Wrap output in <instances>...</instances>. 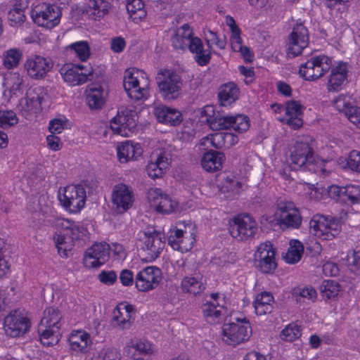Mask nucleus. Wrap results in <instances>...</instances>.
I'll use <instances>...</instances> for the list:
<instances>
[{"mask_svg":"<svg viewBox=\"0 0 360 360\" xmlns=\"http://www.w3.org/2000/svg\"><path fill=\"white\" fill-rule=\"evenodd\" d=\"M62 314L53 307L46 308L38 326L41 342L47 347L56 345L60 338V329L62 326Z\"/></svg>","mask_w":360,"mask_h":360,"instance_id":"1","label":"nucleus"},{"mask_svg":"<svg viewBox=\"0 0 360 360\" xmlns=\"http://www.w3.org/2000/svg\"><path fill=\"white\" fill-rule=\"evenodd\" d=\"M289 160L294 169H300L314 173H323L325 171L323 161L315 158L308 143L297 142L290 152Z\"/></svg>","mask_w":360,"mask_h":360,"instance_id":"2","label":"nucleus"},{"mask_svg":"<svg viewBox=\"0 0 360 360\" xmlns=\"http://www.w3.org/2000/svg\"><path fill=\"white\" fill-rule=\"evenodd\" d=\"M214 112L212 106H206L202 111V115H207L206 119L210 128L214 131L233 129L238 133L246 131L250 127V120L248 117L243 115H219L212 117L208 112Z\"/></svg>","mask_w":360,"mask_h":360,"instance_id":"3","label":"nucleus"},{"mask_svg":"<svg viewBox=\"0 0 360 360\" xmlns=\"http://www.w3.org/2000/svg\"><path fill=\"white\" fill-rule=\"evenodd\" d=\"M124 88L128 96L136 101L148 96L149 81L146 74L139 70L128 69L124 72Z\"/></svg>","mask_w":360,"mask_h":360,"instance_id":"4","label":"nucleus"},{"mask_svg":"<svg viewBox=\"0 0 360 360\" xmlns=\"http://www.w3.org/2000/svg\"><path fill=\"white\" fill-rule=\"evenodd\" d=\"M161 96L166 101L176 100L181 95L183 82L181 77L171 70H160L156 77Z\"/></svg>","mask_w":360,"mask_h":360,"instance_id":"5","label":"nucleus"},{"mask_svg":"<svg viewBox=\"0 0 360 360\" xmlns=\"http://www.w3.org/2000/svg\"><path fill=\"white\" fill-rule=\"evenodd\" d=\"M340 230V221L333 216L316 214L309 221L311 233L322 240H332Z\"/></svg>","mask_w":360,"mask_h":360,"instance_id":"6","label":"nucleus"},{"mask_svg":"<svg viewBox=\"0 0 360 360\" xmlns=\"http://www.w3.org/2000/svg\"><path fill=\"white\" fill-rule=\"evenodd\" d=\"M236 322L224 324L222 339L230 345H237L248 340L252 333L249 321L245 317L236 318Z\"/></svg>","mask_w":360,"mask_h":360,"instance_id":"7","label":"nucleus"},{"mask_svg":"<svg viewBox=\"0 0 360 360\" xmlns=\"http://www.w3.org/2000/svg\"><path fill=\"white\" fill-rule=\"evenodd\" d=\"M179 226L168 232V243L174 250L186 252L193 248L195 241L194 225L179 224Z\"/></svg>","mask_w":360,"mask_h":360,"instance_id":"8","label":"nucleus"},{"mask_svg":"<svg viewBox=\"0 0 360 360\" xmlns=\"http://www.w3.org/2000/svg\"><path fill=\"white\" fill-rule=\"evenodd\" d=\"M332 67V59L325 55L311 57L300 67L299 73L305 80L315 81Z\"/></svg>","mask_w":360,"mask_h":360,"instance_id":"9","label":"nucleus"},{"mask_svg":"<svg viewBox=\"0 0 360 360\" xmlns=\"http://www.w3.org/2000/svg\"><path fill=\"white\" fill-rule=\"evenodd\" d=\"M257 221L249 214H240L233 219L229 227L230 234L238 241L247 240L256 234Z\"/></svg>","mask_w":360,"mask_h":360,"instance_id":"10","label":"nucleus"},{"mask_svg":"<svg viewBox=\"0 0 360 360\" xmlns=\"http://www.w3.org/2000/svg\"><path fill=\"white\" fill-rule=\"evenodd\" d=\"M61 205L70 212H79L85 205L86 191L82 185H69L59 194Z\"/></svg>","mask_w":360,"mask_h":360,"instance_id":"11","label":"nucleus"},{"mask_svg":"<svg viewBox=\"0 0 360 360\" xmlns=\"http://www.w3.org/2000/svg\"><path fill=\"white\" fill-rule=\"evenodd\" d=\"M275 216L278 224L283 230L298 229L302 224L300 212L291 202L279 204Z\"/></svg>","mask_w":360,"mask_h":360,"instance_id":"12","label":"nucleus"},{"mask_svg":"<svg viewBox=\"0 0 360 360\" xmlns=\"http://www.w3.org/2000/svg\"><path fill=\"white\" fill-rule=\"evenodd\" d=\"M137 124V115L128 108L120 109L110 122V127L115 134L129 136Z\"/></svg>","mask_w":360,"mask_h":360,"instance_id":"13","label":"nucleus"},{"mask_svg":"<svg viewBox=\"0 0 360 360\" xmlns=\"http://www.w3.org/2000/svg\"><path fill=\"white\" fill-rule=\"evenodd\" d=\"M161 233L156 231H144L141 246V252L144 257L142 259L146 262H153L160 255L165 247V241Z\"/></svg>","mask_w":360,"mask_h":360,"instance_id":"14","label":"nucleus"},{"mask_svg":"<svg viewBox=\"0 0 360 360\" xmlns=\"http://www.w3.org/2000/svg\"><path fill=\"white\" fill-rule=\"evenodd\" d=\"M60 11L53 5L43 4L38 5L32 11V18L39 26L51 29L58 24Z\"/></svg>","mask_w":360,"mask_h":360,"instance_id":"15","label":"nucleus"},{"mask_svg":"<svg viewBox=\"0 0 360 360\" xmlns=\"http://www.w3.org/2000/svg\"><path fill=\"white\" fill-rule=\"evenodd\" d=\"M60 74L64 82L71 86L80 85L94 79L92 68H85L82 65L67 64L60 68Z\"/></svg>","mask_w":360,"mask_h":360,"instance_id":"16","label":"nucleus"},{"mask_svg":"<svg viewBox=\"0 0 360 360\" xmlns=\"http://www.w3.org/2000/svg\"><path fill=\"white\" fill-rule=\"evenodd\" d=\"M162 281L160 268L149 266L143 268L135 276V286L140 292H148L158 287Z\"/></svg>","mask_w":360,"mask_h":360,"instance_id":"17","label":"nucleus"},{"mask_svg":"<svg viewBox=\"0 0 360 360\" xmlns=\"http://www.w3.org/2000/svg\"><path fill=\"white\" fill-rule=\"evenodd\" d=\"M257 269L264 274H271L276 268L275 250L270 242L261 243L255 253Z\"/></svg>","mask_w":360,"mask_h":360,"instance_id":"18","label":"nucleus"},{"mask_svg":"<svg viewBox=\"0 0 360 360\" xmlns=\"http://www.w3.org/2000/svg\"><path fill=\"white\" fill-rule=\"evenodd\" d=\"M30 327V320L18 309L11 311L4 319L6 334L16 338L25 334Z\"/></svg>","mask_w":360,"mask_h":360,"instance_id":"19","label":"nucleus"},{"mask_svg":"<svg viewBox=\"0 0 360 360\" xmlns=\"http://www.w3.org/2000/svg\"><path fill=\"white\" fill-rule=\"evenodd\" d=\"M53 66L51 59L41 56H31L24 63V68L27 75L36 80L45 78L53 68Z\"/></svg>","mask_w":360,"mask_h":360,"instance_id":"20","label":"nucleus"},{"mask_svg":"<svg viewBox=\"0 0 360 360\" xmlns=\"http://www.w3.org/2000/svg\"><path fill=\"white\" fill-rule=\"evenodd\" d=\"M110 246L103 243H96L88 248L84 257L86 267L98 268L107 262L110 257Z\"/></svg>","mask_w":360,"mask_h":360,"instance_id":"21","label":"nucleus"},{"mask_svg":"<svg viewBox=\"0 0 360 360\" xmlns=\"http://www.w3.org/2000/svg\"><path fill=\"white\" fill-rule=\"evenodd\" d=\"M288 56L295 58L300 55L309 44V33L302 24L296 25L289 35Z\"/></svg>","mask_w":360,"mask_h":360,"instance_id":"22","label":"nucleus"},{"mask_svg":"<svg viewBox=\"0 0 360 360\" xmlns=\"http://www.w3.org/2000/svg\"><path fill=\"white\" fill-rule=\"evenodd\" d=\"M112 202L118 213H123L130 209L134 202L131 188L124 184L115 185L112 192Z\"/></svg>","mask_w":360,"mask_h":360,"instance_id":"23","label":"nucleus"},{"mask_svg":"<svg viewBox=\"0 0 360 360\" xmlns=\"http://www.w3.org/2000/svg\"><path fill=\"white\" fill-rule=\"evenodd\" d=\"M148 198L151 205L155 207L156 210L160 213L170 214L176 210L178 205L177 202L168 195L163 194L160 188H150L148 191Z\"/></svg>","mask_w":360,"mask_h":360,"instance_id":"24","label":"nucleus"},{"mask_svg":"<svg viewBox=\"0 0 360 360\" xmlns=\"http://www.w3.org/2000/svg\"><path fill=\"white\" fill-rule=\"evenodd\" d=\"M302 109L303 107L299 101H288L285 106H278V110L284 111L285 114L283 118L279 120L289 125L293 129H297L303 124V121L301 118Z\"/></svg>","mask_w":360,"mask_h":360,"instance_id":"25","label":"nucleus"},{"mask_svg":"<svg viewBox=\"0 0 360 360\" xmlns=\"http://www.w3.org/2000/svg\"><path fill=\"white\" fill-rule=\"evenodd\" d=\"M169 154L166 152L156 151L151 154L146 170L148 175L153 178H160L169 168Z\"/></svg>","mask_w":360,"mask_h":360,"instance_id":"26","label":"nucleus"},{"mask_svg":"<svg viewBox=\"0 0 360 360\" xmlns=\"http://www.w3.org/2000/svg\"><path fill=\"white\" fill-rule=\"evenodd\" d=\"M348 66L347 63L340 62L332 68L328 76L327 90L329 92H338L347 84Z\"/></svg>","mask_w":360,"mask_h":360,"instance_id":"27","label":"nucleus"},{"mask_svg":"<svg viewBox=\"0 0 360 360\" xmlns=\"http://www.w3.org/2000/svg\"><path fill=\"white\" fill-rule=\"evenodd\" d=\"M155 115L160 122L171 126L179 125L183 120L182 115L179 110L163 105L155 108Z\"/></svg>","mask_w":360,"mask_h":360,"instance_id":"28","label":"nucleus"},{"mask_svg":"<svg viewBox=\"0 0 360 360\" xmlns=\"http://www.w3.org/2000/svg\"><path fill=\"white\" fill-rule=\"evenodd\" d=\"M134 307L132 305L121 303L117 306L112 312V320L117 326L121 329L129 328L131 325Z\"/></svg>","mask_w":360,"mask_h":360,"instance_id":"29","label":"nucleus"},{"mask_svg":"<svg viewBox=\"0 0 360 360\" xmlns=\"http://www.w3.org/2000/svg\"><path fill=\"white\" fill-rule=\"evenodd\" d=\"M110 8V4L108 0H89L86 6L84 7L83 13L96 20L107 15Z\"/></svg>","mask_w":360,"mask_h":360,"instance_id":"30","label":"nucleus"},{"mask_svg":"<svg viewBox=\"0 0 360 360\" xmlns=\"http://www.w3.org/2000/svg\"><path fill=\"white\" fill-rule=\"evenodd\" d=\"M142 150L139 144H134L130 141H126L117 146V153L121 163L136 160L141 155Z\"/></svg>","mask_w":360,"mask_h":360,"instance_id":"31","label":"nucleus"},{"mask_svg":"<svg viewBox=\"0 0 360 360\" xmlns=\"http://www.w3.org/2000/svg\"><path fill=\"white\" fill-rule=\"evenodd\" d=\"M107 96V91L101 86L93 85L87 90V104L92 110L101 109L105 103Z\"/></svg>","mask_w":360,"mask_h":360,"instance_id":"32","label":"nucleus"},{"mask_svg":"<svg viewBox=\"0 0 360 360\" xmlns=\"http://www.w3.org/2000/svg\"><path fill=\"white\" fill-rule=\"evenodd\" d=\"M181 288L184 292L197 295L205 290V283L202 275L195 274L185 276L181 281Z\"/></svg>","mask_w":360,"mask_h":360,"instance_id":"33","label":"nucleus"},{"mask_svg":"<svg viewBox=\"0 0 360 360\" xmlns=\"http://www.w3.org/2000/svg\"><path fill=\"white\" fill-rule=\"evenodd\" d=\"M236 137L231 133L217 132L210 134L204 139V145L207 143L217 149L227 148L236 142Z\"/></svg>","mask_w":360,"mask_h":360,"instance_id":"34","label":"nucleus"},{"mask_svg":"<svg viewBox=\"0 0 360 360\" xmlns=\"http://www.w3.org/2000/svg\"><path fill=\"white\" fill-rule=\"evenodd\" d=\"M224 160L225 155L223 153L211 150L203 155L201 165L207 172H213L222 168Z\"/></svg>","mask_w":360,"mask_h":360,"instance_id":"35","label":"nucleus"},{"mask_svg":"<svg viewBox=\"0 0 360 360\" xmlns=\"http://www.w3.org/2000/svg\"><path fill=\"white\" fill-rule=\"evenodd\" d=\"M189 44L187 48L193 53H195V59L200 65H206L209 63L211 59V52L207 49H203V45L201 39L198 37L190 38Z\"/></svg>","mask_w":360,"mask_h":360,"instance_id":"36","label":"nucleus"},{"mask_svg":"<svg viewBox=\"0 0 360 360\" xmlns=\"http://www.w3.org/2000/svg\"><path fill=\"white\" fill-rule=\"evenodd\" d=\"M193 36V30L188 24H184L175 31L172 37V46L176 50L185 51L190 42V38Z\"/></svg>","mask_w":360,"mask_h":360,"instance_id":"37","label":"nucleus"},{"mask_svg":"<svg viewBox=\"0 0 360 360\" xmlns=\"http://www.w3.org/2000/svg\"><path fill=\"white\" fill-rule=\"evenodd\" d=\"M274 302V299L271 292L264 291L257 295L253 302L256 314L262 316L271 313Z\"/></svg>","mask_w":360,"mask_h":360,"instance_id":"38","label":"nucleus"},{"mask_svg":"<svg viewBox=\"0 0 360 360\" xmlns=\"http://www.w3.org/2000/svg\"><path fill=\"white\" fill-rule=\"evenodd\" d=\"M70 349L76 352H86L91 343L90 335L82 330H75L68 339Z\"/></svg>","mask_w":360,"mask_h":360,"instance_id":"39","label":"nucleus"},{"mask_svg":"<svg viewBox=\"0 0 360 360\" xmlns=\"http://www.w3.org/2000/svg\"><path fill=\"white\" fill-rule=\"evenodd\" d=\"M18 118L13 110H0V127L8 128L17 124ZM7 134L0 131V148H4L7 146Z\"/></svg>","mask_w":360,"mask_h":360,"instance_id":"40","label":"nucleus"},{"mask_svg":"<svg viewBox=\"0 0 360 360\" xmlns=\"http://www.w3.org/2000/svg\"><path fill=\"white\" fill-rule=\"evenodd\" d=\"M40 97L34 94H26L25 96L20 101L18 108L22 116L29 119L31 113L35 112V110L40 107Z\"/></svg>","mask_w":360,"mask_h":360,"instance_id":"41","label":"nucleus"},{"mask_svg":"<svg viewBox=\"0 0 360 360\" xmlns=\"http://www.w3.org/2000/svg\"><path fill=\"white\" fill-rule=\"evenodd\" d=\"M202 311L207 321L214 324L221 319L224 309L219 302L215 304L207 301L202 306Z\"/></svg>","mask_w":360,"mask_h":360,"instance_id":"42","label":"nucleus"},{"mask_svg":"<svg viewBox=\"0 0 360 360\" xmlns=\"http://www.w3.org/2000/svg\"><path fill=\"white\" fill-rule=\"evenodd\" d=\"M239 90L233 82H229L222 85L218 94V97L221 105H229L238 98Z\"/></svg>","mask_w":360,"mask_h":360,"instance_id":"43","label":"nucleus"},{"mask_svg":"<svg viewBox=\"0 0 360 360\" xmlns=\"http://www.w3.org/2000/svg\"><path fill=\"white\" fill-rule=\"evenodd\" d=\"M242 187V184L238 180L227 178L221 187L217 186L218 193H216L219 198H229L238 194Z\"/></svg>","mask_w":360,"mask_h":360,"instance_id":"44","label":"nucleus"},{"mask_svg":"<svg viewBox=\"0 0 360 360\" xmlns=\"http://www.w3.org/2000/svg\"><path fill=\"white\" fill-rule=\"evenodd\" d=\"M303 252L302 243L297 240H292L290 242V248L283 258L288 264H295L301 259Z\"/></svg>","mask_w":360,"mask_h":360,"instance_id":"45","label":"nucleus"},{"mask_svg":"<svg viewBox=\"0 0 360 360\" xmlns=\"http://www.w3.org/2000/svg\"><path fill=\"white\" fill-rule=\"evenodd\" d=\"M53 239L59 255L63 257H67L73 245L72 240L65 233H56Z\"/></svg>","mask_w":360,"mask_h":360,"instance_id":"46","label":"nucleus"},{"mask_svg":"<svg viewBox=\"0 0 360 360\" xmlns=\"http://www.w3.org/2000/svg\"><path fill=\"white\" fill-rule=\"evenodd\" d=\"M68 49L74 53L81 61H85L89 58L90 47L86 41L72 43L68 46Z\"/></svg>","mask_w":360,"mask_h":360,"instance_id":"47","label":"nucleus"},{"mask_svg":"<svg viewBox=\"0 0 360 360\" xmlns=\"http://www.w3.org/2000/svg\"><path fill=\"white\" fill-rule=\"evenodd\" d=\"M292 295L297 302H304L305 300L314 301L317 293L316 290L311 286H298L292 290Z\"/></svg>","mask_w":360,"mask_h":360,"instance_id":"48","label":"nucleus"},{"mask_svg":"<svg viewBox=\"0 0 360 360\" xmlns=\"http://www.w3.org/2000/svg\"><path fill=\"white\" fill-rule=\"evenodd\" d=\"M126 8L131 17L134 20L142 19L146 16L144 4L142 0H126Z\"/></svg>","mask_w":360,"mask_h":360,"instance_id":"49","label":"nucleus"},{"mask_svg":"<svg viewBox=\"0 0 360 360\" xmlns=\"http://www.w3.org/2000/svg\"><path fill=\"white\" fill-rule=\"evenodd\" d=\"M21 57L22 53L18 49H9L4 54V65L6 69H13L18 65Z\"/></svg>","mask_w":360,"mask_h":360,"instance_id":"50","label":"nucleus"},{"mask_svg":"<svg viewBox=\"0 0 360 360\" xmlns=\"http://www.w3.org/2000/svg\"><path fill=\"white\" fill-rule=\"evenodd\" d=\"M205 39L208 46V50L211 51L213 46H216L219 49H224L226 47L225 39H220L216 32L210 30H204Z\"/></svg>","mask_w":360,"mask_h":360,"instance_id":"51","label":"nucleus"},{"mask_svg":"<svg viewBox=\"0 0 360 360\" xmlns=\"http://www.w3.org/2000/svg\"><path fill=\"white\" fill-rule=\"evenodd\" d=\"M320 290L323 297L330 299L338 295L340 285L334 281L327 280L322 283L320 286Z\"/></svg>","mask_w":360,"mask_h":360,"instance_id":"52","label":"nucleus"},{"mask_svg":"<svg viewBox=\"0 0 360 360\" xmlns=\"http://www.w3.org/2000/svg\"><path fill=\"white\" fill-rule=\"evenodd\" d=\"M301 336L300 327L296 324L288 325L281 333L280 337L287 342H292Z\"/></svg>","mask_w":360,"mask_h":360,"instance_id":"53","label":"nucleus"},{"mask_svg":"<svg viewBox=\"0 0 360 360\" xmlns=\"http://www.w3.org/2000/svg\"><path fill=\"white\" fill-rule=\"evenodd\" d=\"M333 104L336 110L344 112L346 115L350 108H353L352 98L347 94H340L333 101Z\"/></svg>","mask_w":360,"mask_h":360,"instance_id":"54","label":"nucleus"},{"mask_svg":"<svg viewBox=\"0 0 360 360\" xmlns=\"http://www.w3.org/2000/svg\"><path fill=\"white\" fill-rule=\"evenodd\" d=\"M347 261L349 270L360 275V247H356L352 253L347 256Z\"/></svg>","mask_w":360,"mask_h":360,"instance_id":"55","label":"nucleus"},{"mask_svg":"<svg viewBox=\"0 0 360 360\" xmlns=\"http://www.w3.org/2000/svg\"><path fill=\"white\" fill-rule=\"evenodd\" d=\"M345 193V202L351 204L360 203V186L355 185H347Z\"/></svg>","mask_w":360,"mask_h":360,"instance_id":"56","label":"nucleus"},{"mask_svg":"<svg viewBox=\"0 0 360 360\" xmlns=\"http://www.w3.org/2000/svg\"><path fill=\"white\" fill-rule=\"evenodd\" d=\"M131 347L140 354H150L153 352L152 345L146 340L134 339L131 341Z\"/></svg>","mask_w":360,"mask_h":360,"instance_id":"57","label":"nucleus"},{"mask_svg":"<svg viewBox=\"0 0 360 360\" xmlns=\"http://www.w3.org/2000/svg\"><path fill=\"white\" fill-rule=\"evenodd\" d=\"M345 191H346V186L337 185H332L328 188V195L331 198L342 202H345Z\"/></svg>","mask_w":360,"mask_h":360,"instance_id":"58","label":"nucleus"},{"mask_svg":"<svg viewBox=\"0 0 360 360\" xmlns=\"http://www.w3.org/2000/svg\"><path fill=\"white\" fill-rule=\"evenodd\" d=\"M72 221H70L69 219H65L63 218H57L53 222V226L56 228V233H60L66 235L68 231H70V229L71 226L73 225Z\"/></svg>","mask_w":360,"mask_h":360,"instance_id":"59","label":"nucleus"},{"mask_svg":"<svg viewBox=\"0 0 360 360\" xmlns=\"http://www.w3.org/2000/svg\"><path fill=\"white\" fill-rule=\"evenodd\" d=\"M8 20L15 25H20L25 21V15L24 11L20 8H13L8 14Z\"/></svg>","mask_w":360,"mask_h":360,"instance_id":"60","label":"nucleus"},{"mask_svg":"<svg viewBox=\"0 0 360 360\" xmlns=\"http://www.w3.org/2000/svg\"><path fill=\"white\" fill-rule=\"evenodd\" d=\"M12 84L10 87V93L12 96H17L21 92V86L23 84V78L18 73H14L10 79Z\"/></svg>","mask_w":360,"mask_h":360,"instance_id":"61","label":"nucleus"},{"mask_svg":"<svg viewBox=\"0 0 360 360\" xmlns=\"http://www.w3.org/2000/svg\"><path fill=\"white\" fill-rule=\"evenodd\" d=\"M347 165L353 171H360V153L359 151L350 152L347 159Z\"/></svg>","mask_w":360,"mask_h":360,"instance_id":"62","label":"nucleus"},{"mask_svg":"<svg viewBox=\"0 0 360 360\" xmlns=\"http://www.w3.org/2000/svg\"><path fill=\"white\" fill-rule=\"evenodd\" d=\"M119 278L124 286H131L135 283L133 272L129 269H123L120 274Z\"/></svg>","mask_w":360,"mask_h":360,"instance_id":"63","label":"nucleus"},{"mask_svg":"<svg viewBox=\"0 0 360 360\" xmlns=\"http://www.w3.org/2000/svg\"><path fill=\"white\" fill-rule=\"evenodd\" d=\"M347 119L357 128L360 129V108L354 106L350 108L348 112L345 115Z\"/></svg>","mask_w":360,"mask_h":360,"instance_id":"64","label":"nucleus"}]
</instances>
